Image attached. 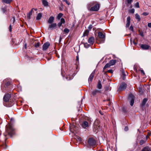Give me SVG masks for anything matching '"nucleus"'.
<instances>
[{"mask_svg": "<svg viewBox=\"0 0 151 151\" xmlns=\"http://www.w3.org/2000/svg\"><path fill=\"white\" fill-rule=\"evenodd\" d=\"M11 97V95L9 94H6L4 96L3 98V100L4 102V106L10 107L13 105V102L10 99Z\"/></svg>", "mask_w": 151, "mask_h": 151, "instance_id": "nucleus-1", "label": "nucleus"}, {"mask_svg": "<svg viewBox=\"0 0 151 151\" xmlns=\"http://www.w3.org/2000/svg\"><path fill=\"white\" fill-rule=\"evenodd\" d=\"M100 8V5L99 4H94L93 3H90L87 5L88 10L90 11H97Z\"/></svg>", "mask_w": 151, "mask_h": 151, "instance_id": "nucleus-2", "label": "nucleus"}, {"mask_svg": "<svg viewBox=\"0 0 151 151\" xmlns=\"http://www.w3.org/2000/svg\"><path fill=\"white\" fill-rule=\"evenodd\" d=\"M6 131L8 133V134L10 137H12L15 134L14 129L12 125L10 124H9L6 126Z\"/></svg>", "mask_w": 151, "mask_h": 151, "instance_id": "nucleus-3", "label": "nucleus"}, {"mask_svg": "<svg viewBox=\"0 0 151 151\" xmlns=\"http://www.w3.org/2000/svg\"><path fill=\"white\" fill-rule=\"evenodd\" d=\"M88 145L89 146L95 147L96 145V142L93 138H90L88 140Z\"/></svg>", "mask_w": 151, "mask_h": 151, "instance_id": "nucleus-4", "label": "nucleus"}, {"mask_svg": "<svg viewBox=\"0 0 151 151\" xmlns=\"http://www.w3.org/2000/svg\"><path fill=\"white\" fill-rule=\"evenodd\" d=\"M101 90L95 89L93 90L92 92V94L94 96H97L101 93Z\"/></svg>", "mask_w": 151, "mask_h": 151, "instance_id": "nucleus-5", "label": "nucleus"}, {"mask_svg": "<svg viewBox=\"0 0 151 151\" xmlns=\"http://www.w3.org/2000/svg\"><path fill=\"white\" fill-rule=\"evenodd\" d=\"M128 99L130 101V104L131 106H133L134 101V96L132 94H130L128 97Z\"/></svg>", "mask_w": 151, "mask_h": 151, "instance_id": "nucleus-6", "label": "nucleus"}, {"mask_svg": "<svg viewBox=\"0 0 151 151\" xmlns=\"http://www.w3.org/2000/svg\"><path fill=\"white\" fill-rule=\"evenodd\" d=\"M81 126L84 129H87L88 127V123L86 121H84L81 124Z\"/></svg>", "mask_w": 151, "mask_h": 151, "instance_id": "nucleus-7", "label": "nucleus"}, {"mask_svg": "<svg viewBox=\"0 0 151 151\" xmlns=\"http://www.w3.org/2000/svg\"><path fill=\"white\" fill-rule=\"evenodd\" d=\"M50 24L48 27V29L53 30L57 27V24L56 23H52Z\"/></svg>", "mask_w": 151, "mask_h": 151, "instance_id": "nucleus-8", "label": "nucleus"}, {"mask_svg": "<svg viewBox=\"0 0 151 151\" xmlns=\"http://www.w3.org/2000/svg\"><path fill=\"white\" fill-rule=\"evenodd\" d=\"M127 86V85L124 83H122L119 87V89L120 90H123L125 89Z\"/></svg>", "mask_w": 151, "mask_h": 151, "instance_id": "nucleus-9", "label": "nucleus"}, {"mask_svg": "<svg viewBox=\"0 0 151 151\" xmlns=\"http://www.w3.org/2000/svg\"><path fill=\"white\" fill-rule=\"evenodd\" d=\"M150 46L146 44H142L140 46L141 48L143 50H147L149 49Z\"/></svg>", "mask_w": 151, "mask_h": 151, "instance_id": "nucleus-10", "label": "nucleus"}, {"mask_svg": "<svg viewBox=\"0 0 151 151\" xmlns=\"http://www.w3.org/2000/svg\"><path fill=\"white\" fill-rule=\"evenodd\" d=\"M50 45V43L48 42H47L45 43L43 45V50H46L48 47Z\"/></svg>", "mask_w": 151, "mask_h": 151, "instance_id": "nucleus-11", "label": "nucleus"}, {"mask_svg": "<svg viewBox=\"0 0 151 151\" xmlns=\"http://www.w3.org/2000/svg\"><path fill=\"white\" fill-rule=\"evenodd\" d=\"M77 127L74 125H71L70 127V131L73 133H74V132L77 129Z\"/></svg>", "mask_w": 151, "mask_h": 151, "instance_id": "nucleus-12", "label": "nucleus"}, {"mask_svg": "<svg viewBox=\"0 0 151 151\" xmlns=\"http://www.w3.org/2000/svg\"><path fill=\"white\" fill-rule=\"evenodd\" d=\"M130 20H131V18L130 17V16H128L127 17V23L126 24V27H128L130 24Z\"/></svg>", "mask_w": 151, "mask_h": 151, "instance_id": "nucleus-13", "label": "nucleus"}, {"mask_svg": "<svg viewBox=\"0 0 151 151\" xmlns=\"http://www.w3.org/2000/svg\"><path fill=\"white\" fill-rule=\"evenodd\" d=\"M54 18L53 16H51L50 17L48 21H47V23L49 24H51L52 23V22H54Z\"/></svg>", "mask_w": 151, "mask_h": 151, "instance_id": "nucleus-14", "label": "nucleus"}, {"mask_svg": "<svg viewBox=\"0 0 151 151\" xmlns=\"http://www.w3.org/2000/svg\"><path fill=\"white\" fill-rule=\"evenodd\" d=\"M94 73L95 72L94 71L90 75L88 79V82L90 81L91 82L92 81L93 77L94 76Z\"/></svg>", "mask_w": 151, "mask_h": 151, "instance_id": "nucleus-15", "label": "nucleus"}, {"mask_svg": "<svg viewBox=\"0 0 151 151\" xmlns=\"http://www.w3.org/2000/svg\"><path fill=\"white\" fill-rule=\"evenodd\" d=\"M141 151H151V148L148 146L144 147L142 150Z\"/></svg>", "mask_w": 151, "mask_h": 151, "instance_id": "nucleus-16", "label": "nucleus"}, {"mask_svg": "<svg viewBox=\"0 0 151 151\" xmlns=\"http://www.w3.org/2000/svg\"><path fill=\"white\" fill-rule=\"evenodd\" d=\"M65 20L64 18H62L61 19L60 22L58 24V26L59 27H60L63 24H64L65 23Z\"/></svg>", "mask_w": 151, "mask_h": 151, "instance_id": "nucleus-17", "label": "nucleus"}, {"mask_svg": "<svg viewBox=\"0 0 151 151\" xmlns=\"http://www.w3.org/2000/svg\"><path fill=\"white\" fill-rule=\"evenodd\" d=\"M88 43L91 44H93L94 42V38L93 37L89 38L88 41Z\"/></svg>", "mask_w": 151, "mask_h": 151, "instance_id": "nucleus-18", "label": "nucleus"}, {"mask_svg": "<svg viewBox=\"0 0 151 151\" xmlns=\"http://www.w3.org/2000/svg\"><path fill=\"white\" fill-rule=\"evenodd\" d=\"M33 10V9H32L31 11L27 14V18L29 19H30L31 18V16L32 14Z\"/></svg>", "mask_w": 151, "mask_h": 151, "instance_id": "nucleus-19", "label": "nucleus"}, {"mask_svg": "<svg viewBox=\"0 0 151 151\" xmlns=\"http://www.w3.org/2000/svg\"><path fill=\"white\" fill-rule=\"evenodd\" d=\"M98 36L99 38L101 39H103L105 37L104 35L101 32H99L98 33Z\"/></svg>", "mask_w": 151, "mask_h": 151, "instance_id": "nucleus-20", "label": "nucleus"}, {"mask_svg": "<svg viewBox=\"0 0 151 151\" xmlns=\"http://www.w3.org/2000/svg\"><path fill=\"white\" fill-rule=\"evenodd\" d=\"M122 73V78L123 80H124L125 79V76H126V74H125L124 70L123 69H122L121 70Z\"/></svg>", "mask_w": 151, "mask_h": 151, "instance_id": "nucleus-21", "label": "nucleus"}, {"mask_svg": "<svg viewBox=\"0 0 151 151\" xmlns=\"http://www.w3.org/2000/svg\"><path fill=\"white\" fill-rule=\"evenodd\" d=\"M42 17V14L41 13H39L37 15L36 17V19L40 20V19Z\"/></svg>", "mask_w": 151, "mask_h": 151, "instance_id": "nucleus-22", "label": "nucleus"}, {"mask_svg": "<svg viewBox=\"0 0 151 151\" xmlns=\"http://www.w3.org/2000/svg\"><path fill=\"white\" fill-rule=\"evenodd\" d=\"M147 99L146 98H145L144 99L142 103V106H144L145 104L147 102Z\"/></svg>", "mask_w": 151, "mask_h": 151, "instance_id": "nucleus-23", "label": "nucleus"}, {"mask_svg": "<svg viewBox=\"0 0 151 151\" xmlns=\"http://www.w3.org/2000/svg\"><path fill=\"white\" fill-rule=\"evenodd\" d=\"M116 62L115 60H111L110 61L109 63L111 66L114 65Z\"/></svg>", "mask_w": 151, "mask_h": 151, "instance_id": "nucleus-24", "label": "nucleus"}, {"mask_svg": "<svg viewBox=\"0 0 151 151\" xmlns=\"http://www.w3.org/2000/svg\"><path fill=\"white\" fill-rule=\"evenodd\" d=\"M97 87L98 89H99V90H100L102 88V86L100 81H99L98 82Z\"/></svg>", "mask_w": 151, "mask_h": 151, "instance_id": "nucleus-25", "label": "nucleus"}, {"mask_svg": "<svg viewBox=\"0 0 151 151\" xmlns=\"http://www.w3.org/2000/svg\"><path fill=\"white\" fill-rule=\"evenodd\" d=\"M89 32V30L88 29H86L83 33V36H87Z\"/></svg>", "mask_w": 151, "mask_h": 151, "instance_id": "nucleus-26", "label": "nucleus"}, {"mask_svg": "<svg viewBox=\"0 0 151 151\" xmlns=\"http://www.w3.org/2000/svg\"><path fill=\"white\" fill-rule=\"evenodd\" d=\"M146 142V140L141 139L139 141V143L140 145H141L144 144Z\"/></svg>", "mask_w": 151, "mask_h": 151, "instance_id": "nucleus-27", "label": "nucleus"}, {"mask_svg": "<svg viewBox=\"0 0 151 151\" xmlns=\"http://www.w3.org/2000/svg\"><path fill=\"white\" fill-rule=\"evenodd\" d=\"M42 3L45 6H48V2L47 1H42Z\"/></svg>", "mask_w": 151, "mask_h": 151, "instance_id": "nucleus-28", "label": "nucleus"}, {"mask_svg": "<svg viewBox=\"0 0 151 151\" xmlns=\"http://www.w3.org/2000/svg\"><path fill=\"white\" fill-rule=\"evenodd\" d=\"M76 139L78 142H81L82 140V138L81 137L79 136L76 137Z\"/></svg>", "mask_w": 151, "mask_h": 151, "instance_id": "nucleus-29", "label": "nucleus"}, {"mask_svg": "<svg viewBox=\"0 0 151 151\" xmlns=\"http://www.w3.org/2000/svg\"><path fill=\"white\" fill-rule=\"evenodd\" d=\"M63 15V14L61 13H59L57 17V19H60Z\"/></svg>", "mask_w": 151, "mask_h": 151, "instance_id": "nucleus-30", "label": "nucleus"}, {"mask_svg": "<svg viewBox=\"0 0 151 151\" xmlns=\"http://www.w3.org/2000/svg\"><path fill=\"white\" fill-rule=\"evenodd\" d=\"M111 66L110 65V64L109 63H107L106 65H105L104 66V68H103V69L104 70H105V69L106 68H108V67H110Z\"/></svg>", "mask_w": 151, "mask_h": 151, "instance_id": "nucleus-31", "label": "nucleus"}, {"mask_svg": "<svg viewBox=\"0 0 151 151\" xmlns=\"http://www.w3.org/2000/svg\"><path fill=\"white\" fill-rule=\"evenodd\" d=\"M12 1H2L3 3L5 4H9Z\"/></svg>", "mask_w": 151, "mask_h": 151, "instance_id": "nucleus-32", "label": "nucleus"}, {"mask_svg": "<svg viewBox=\"0 0 151 151\" xmlns=\"http://www.w3.org/2000/svg\"><path fill=\"white\" fill-rule=\"evenodd\" d=\"M40 46V42H37V43H35V47L36 48L39 47Z\"/></svg>", "mask_w": 151, "mask_h": 151, "instance_id": "nucleus-33", "label": "nucleus"}, {"mask_svg": "<svg viewBox=\"0 0 151 151\" xmlns=\"http://www.w3.org/2000/svg\"><path fill=\"white\" fill-rule=\"evenodd\" d=\"M136 16V18L138 19L139 21H140V18L139 16L137 14H136L135 15Z\"/></svg>", "mask_w": 151, "mask_h": 151, "instance_id": "nucleus-34", "label": "nucleus"}, {"mask_svg": "<svg viewBox=\"0 0 151 151\" xmlns=\"http://www.w3.org/2000/svg\"><path fill=\"white\" fill-rule=\"evenodd\" d=\"M1 10L4 13L6 11V9L5 7L2 8L1 9Z\"/></svg>", "mask_w": 151, "mask_h": 151, "instance_id": "nucleus-35", "label": "nucleus"}, {"mask_svg": "<svg viewBox=\"0 0 151 151\" xmlns=\"http://www.w3.org/2000/svg\"><path fill=\"white\" fill-rule=\"evenodd\" d=\"M64 32L66 33H68L69 32V30L67 28H65L64 30Z\"/></svg>", "mask_w": 151, "mask_h": 151, "instance_id": "nucleus-36", "label": "nucleus"}, {"mask_svg": "<svg viewBox=\"0 0 151 151\" xmlns=\"http://www.w3.org/2000/svg\"><path fill=\"white\" fill-rule=\"evenodd\" d=\"M100 125L98 124V125H96V124L95 123V124L94 125V128H96V129H98L99 128Z\"/></svg>", "mask_w": 151, "mask_h": 151, "instance_id": "nucleus-37", "label": "nucleus"}, {"mask_svg": "<svg viewBox=\"0 0 151 151\" xmlns=\"http://www.w3.org/2000/svg\"><path fill=\"white\" fill-rule=\"evenodd\" d=\"M84 46L86 48H88L89 47L90 45L88 44L87 43H86L84 44Z\"/></svg>", "mask_w": 151, "mask_h": 151, "instance_id": "nucleus-38", "label": "nucleus"}, {"mask_svg": "<svg viewBox=\"0 0 151 151\" xmlns=\"http://www.w3.org/2000/svg\"><path fill=\"white\" fill-rule=\"evenodd\" d=\"M135 6L136 8H139V3L138 2H137L135 4Z\"/></svg>", "mask_w": 151, "mask_h": 151, "instance_id": "nucleus-39", "label": "nucleus"}, {"mask_svg": "<svg viewBox=\"0 0 151 151\" xmlns=\"http://www.w3.org/2000/svg\"><path fill=\"white\" fill-rule=\"evenodd\" d=\"M92 27H93V26H92V25L90 24L89 25V26L88 27V29L90 30L92 29Z\"/></svg>", "mask_w": 151, "mask_h": 151, "instance_id": "nucleus-40", "label": "nucleus"}, {"mask_svg": "<svg viewBox=\"0 0 151 151\" xmlns=\"http://www.w3.org/2000/svg\"><path fill=\"white\" fill-rule=\"evenodd\" d=\"M149 13L147 12H144L142 14V15L144 16H146L147 15H148Z\"/></svg>", "mask_w": 151, "mask_h": 151, "instance_id": "nucleus-41", "label": "nucleus"}, {"mask_svg": "<svg viewBox=\"0 0 151 151\" xmlns=\"http://www.w3.org/2000/svg\"><path fill=\"white\" fill-rule=\"evenodd\" d=\"M134 11L135 10L134 9H132L129 11V12L131 13H134Z\"/></svg>", "mask_w": 151, "mask_h": 151, "instance_id": "nucleus-42", "label": "nucleus"}, {"mask_svg": "<svg viewBox=\"0 0 151 151\" xmlns=\"http://www.w3.org/2000/svg\"><path fill=\"white\" fill-rule=\"evenodd\" d=\"M122 111L124 113H125L126 112V110L125 108L123 107L122 109Z\"/></svg>", "mask_w": 151, "mask_h": 151, "instance_id": "nucleus-43", "label": "nucleus"}, {"mask_svg": "<svg viewBox=\"0 0 151 151\" xmlns=\"http://www.w3.org/2000/svg\"><path fill=\"white\" fill-rule=\"evenodd\" d=\"M63 1L66 3L68 5L70 4V3L68 1Z\"/></svg>", "mask_w": 151, "mask_h": 151, "instance_id": "nucleus-44", "label": "nucleus"}, {"mask_svg": "<svg viewBox=\"0 0 151 151\" xmlns=\"http://www.w3.org/2000/svg\"><path fill=\"white\" fill-rule=\"evenodd\" d=\"M133 27L132 26H131L129 28V30L132 32L133 31Z\"/></svg>", "mask_w": 151, "mask_h": 151, "instance_id": "nucleus-45", "label": "nucleus"}, {"mask_svg": "<svg viewBox=\"0 0 151 151\" xmlns=\"http://www.w3.org/2000/svg\"><path fill=\"white\" fill-rule=\"evenodd\" d=\"M10 82H9V81H8V82H7L6 83L5 85H6V86H9V85H10Z\"/></svg>", "mask_w": 151, "mask_h": 151, "instance_id": "nucleus-46", "label": "nucleus"}, {"mask_svg": "<svg viewBox=\"0 0 151 151\" xmlns=\"http://www.w3.org/2000/svg\"><path fill=\"white\" fill-rule=\"evenodd\" d=\"M9 31L10 32H11L12 31V25L11 24H10L9 27Z\"/></svg>", "mask_w": 151, "mask_h": 151, "instance_id": "nucleus-47", "label": "nucleus"}, {"mask_svg": "<svg viewBox=\"0 0 151 151\" xmlns=\"http://www.w3.org/2000/svg\"><path fill=\"white\" fill-rule=\"evenodd\" d=\"M15 18H14V17H13V19H11V22H13V23H14L15 22Z\"/></svg>", "mask_w": 151, "mask_h": 151, "instance_id": "nucleus-48", "label": "nucleus"}, {"mask_svg": "<svg viewBox=\"0 0 151 151\" xmlns=\"http://www.w3.org/2000/svg\"><path fill=\"white\" fill-rule=\"evenodd\" d=\"M108 72L109 73H112L113 72V70H112V69H110V70H109L108 71Z\"/></svg>", "mask_w": 151, "mask_h": 151, "instance_id": "nucleus-49", "label": "nucleus"}, {"mask_svg": "<svg viewBox=\"0 0 151 151\" xmlns=\"http://www.w3.org/2000/svg\"><path fill=\"white\" fill-rule=\"evenodd\" d=\"M140 71L141 72V73L143 74V75H145V72H144V71L143 70H140Z\"/></svg>", "mask_w": 151, "mask_h": 151, "instance_id": "nucleus-50", "label": "nucleus"}, {"mask_svg": "<svg viewBox=\"0 0 151 151\" xmlns=\"http://www.w3.org/2000/svg\"><path fill=\"white\" fill-rule=\"evenodd\" d=\"M148 26L149 27L151 28V22L148 23Z\"/></svg>", "mask_w": 151, "mask_h": 151, "instance_id": "nucleus-51", "label": "nucleus"}, {"mask_svg": "<svg viewBox=\"0 0 151 151\" xmlns=\"http://www.w3.org/2000/svg\"><path fill=\"white\" fill-rule=\"evenodd\" d=\"M124 130L125 131H127L128 130V128L127 127H125V128H124Z\"/></svg>", "mask_w": 151, "mask_h": 151, "instance_id": "nucleus-52", "label": "nucleus"}, {"mask_svg": "<svg viewBox=\"0 0 151 151\" xmlns=\"http://www.w3.org/2000/svg\"><path fill=\"white\" fill-rule=\"evenodd\" d=\"M151 133L150 132H148L147 135L149 137V136H150L151 135Z\"/></svg>", "mask_w": 151, "mask_h": 151, "instance_id": "nucleus-53", "label": "nucleus"}, {"mask_svg": "<svg viewBox=\"0 0 151 151\" xmlns=\"http://www.w3.org/2000/svg\"><path fill=\"white\" fill-rule=\"evenodd\" d=\"M128 1V4H131L132 2V1Z\"/></svg>", "mask_w": 151, "mask_h": 151, "instance_id": "nucleus-54", "label": "nucleus"}, {"mask_svg": "<svg viewBox=\"0 0 151 151\" xmlns=\"http://www.w3.org/2000/svg\"><path fill=\"white\" fill-rule=\"evenodd\" d=\"M133 43L135 45L137 44V43L136 42L134 41H133Z\"/></svg>", "mask_w": 151, "mask_h": 151, "instance_id": "nucleus-55", "label": "nucleus"}, {"mask_svg": "<svg viewBox=\"0 0 151 151\" xmlns=\"http://www.w3.org/2000/svg\"><path fill=\"white\" fill-rule=\"evenodd\" d=\"M76 60H77V61H78L79 60V58L78 57V56H76Z\"/></svg>", "mask_w": 151, "mask_h": 151, "instance_id": "nucleus-56", "label": "nucleus"}, {"mask_svg": "<svg viewBox=\"0 0 151 151\" xmlns=\"http://www.w3.org/2000/svg\"><path fill=\"white\" fill-rule=\"evenodd\" d=\"M149 137L147 136V135L146 136V139L145 140H146V141L148 139V138Z\"/></svg>", "mask_w": 151, "mask_h": 151, "instance_id": "nucleus-57", "label": "nucleus"}, {"mask_svg": "<svg viewBox=\"0 0 151 151\" xmlns=\"http://www.w3.org/2000/svg\"><path fill=\"white\" fill-rule=\"evenodd\" d=\"M24 47L25 49L27 48V45L26 44H25L24 45Z\"/></svg>", "mask_w": 151, "mask_h": 151, "instance_id": "nucleus-58", "label": "nucleus"}, {"mask_svg": "<svg viewBox=\"0 0 151 151\" xmlns=\"http://www.w3.org/2000/svg\"><path fill=\"white\" fill-rule=\"evenodd\" d=\"M68 77H67L66 78L67 80H70L72 78H69V79H68Z\"/></svg>", "mask_w": 151, "mask_h": 151, "instance_id": "nucleus-59", "label": "nucleus"}, {"mask_svg": "<svg viewBox=\"0 0 151 151\" xmlns=\"http://www.w3.org/2000/svg\"><path fill=\"white\" fill-rule=\"evenodd\" d=\"M109 90V87H106V90Z\"/></svg>", "mask_w": 151, "mask_h": 151, "instance_id": "nucleus-60", "label": "nucleus"}, {"mask_svg": "<svg viewBox=\"0 0 151 151\" xmlns=\"http://www.w3.org/2000/svg\"><path fill=\"white\" fill-rule=\"evenodd\" d=\"M14 120V119L13 118H12L11 119V121H13Z\"/></svg>", "mask_w": 151, "mask_h": 151, "instance_id": "nucleus-61", "label": "nucleus"}, {"mask_svg": "<svg viewBox=\"0 0 151 151\" xmlns=\"http://www.w3.org/2000/svg\"><path fill=\"white\" fill-rule=\"evenodd\" d=\"M33 9H34L35 10V11H37V9H34V8H33Z\"/></svg>", "mask_w": 151, "mask_h": 151, "instance_id": "nucleus-62", "label": "nucleus"}, {"mask_svg": "<svg viewBox=\"0 0 151 151\" xmlns=\"http://www.w3.org/2000/svg\"><path fill=\"white\" fill-rule=\"evenodd\" d=\"M99 113L100 114H101V115H103L101 113V112L100 111H99Z\"/></svg>", "mask_w": 151, "mask_h": 151, "instance_id": "nucleus-63", "label": "nucleus"}, {"mask_svg": "<svg viewBox=\"0 0 151 151\" xmlns=\"http://www.w3.org/2000/svg\"><path fill=\"white\" fill-rule=\"evenodd\" d=\"M103 101H106V100H103Z\"/></svg>", "mask_w": 151, "mask_h": 151, "instance_id": "nucleus-64", "label": "nucleus"}]
</instances>
